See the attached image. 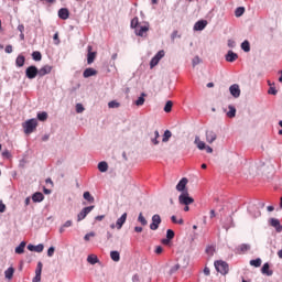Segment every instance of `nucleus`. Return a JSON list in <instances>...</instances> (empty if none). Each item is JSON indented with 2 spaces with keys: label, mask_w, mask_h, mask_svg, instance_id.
Instances as JSON below:
<instances>
[{
  "label": "nucleus",
  "mask_w": 282,
  "mask_h": 282,
  "mask_svg": "<svg viewBox=\"0 0 282 282\" xmlns=\"http://www.w3.org/2000/svg\"><path fill=\"white\" fill-rule=\"evenodd\" d=\"M165 54L164 50L159 51L150 61V69H153V67L162 61V57L165 56Z\"/></svg>",
  "instance_id": "nucleus-4"
},
{
  "label": "nucleus",
  "mask_w": 282,
  "mask_h": 282,
  "mask_svg": "<svg viewBox=\"0 0 282 282\" xmlns=\"http://www.w3.org/2000/svg\"><path fill=\"white\" fill-rule=\"evenodd\" d=\"M87 50H88L87 64L91 65V63L96 61V52H91L93 47L90 45L87 47Z\"/></svg>",
  "instance_id": "nucleus-18"
},
{
  "label": "nucleus",
  "mask_w": 282,
  "mask_h": 282,
  "mask_svg": "<svg viewBox=\"0 0 282 282\" xmlns=\"http://www.w3.org/2000/svg\"><path fill=\"white\" fill-rule=\"evenodd\" d=\"M241 50L245 52H250V42L248 40H245L241 45H240Z\"/></svg>",
  "instance_id": "nucleus-36"
},
{
  "label": "nucleus",
  "mask_w": 282,
  "mask_h": 282,
  "mask_svg": "<svg viewBox=\"0 0 282 282\" xmlns=\"http://www.w3.org/2000/svg\"><path fill=\"white\" fill-rule=\"evenodd\" d=\"M98 170L100 173H107V171H109V164H107L105 161H101L98 163Z\"/></svg>",
  "instance_id": "nucleus-26"
},
{
  "label": "nucleus",
  "mask_w": 282,
  "mask_h": 282,
  "mask_svg": "<svg viewBox=\"0 0 282 282\" xmlns=\"http://www.w3.org/2000/svg\"><path fill=\"white\" fill-rule=\"evenodd\" d=\"M138 221L141 223V226H147V224H149V221H147V218H144V215H142V213L139 214Z\"/></svg>",
  "instance_id": "nucleus-45"
},
{
  "label": "nucleus",
  "mask_w": 282,
  "mask_h": 282,
  "mask_svg": "<svg viewBox=\"0 0 282 282\" xmlns=\"http://www.w3.org/2000/svg\"><path fill=\"white\" fill-rule=\"evenodd\" d=\"M96 74H98V72L95 68H86L83 73L84 78H91V76H96Z\"/></svg>",
  "instance_id": "nucleus-22"
},
{
  "label": "nucleus",
  "mask_w": 282,
  "mask_h": 282,
  "mask_svg": "<svg viewBox=\"0 0 282 282\" xmlns=\"http://www.w3.org/2000/svg\"><path fill=\"white\" fill-rule=\"evenodd\" d=\"M32 58H33V61L39 62V61H41V59L43 58V55H41V52L34 51V52L32 53Z\"/></svg>",
  "instance_id": "nucleus-41"
},
{
  "label": "nucleus",
  "mask_w": 282,
  "mask_h": 282,
  "mask_svg": "<svg viewBox=\"0 0 282 282\" xmlns=\"http://www.w3.org/2000/svg\"><path fill=\"white\" fill-rule=\"evenodd\" d=\"M53 41H55V45H59L61 44V40H58V33H55L53 35Z\"/></svg>",
  "instance_id": "nucleus-57"
},
{
  "label": "nucleus",
  "mask_w": 282,
  "mask_h": 282,
  "mask_svg": "<svg viewBox=\"0 0 282 282\" xmlns=\"http://www.w3.org/2000/svg\"><path fill=\"white\" fill-rule=\"evenodd\" d=\"M22 127L24 129V133L30 135V133H34V131H36V127H39V120L34 118L29 119L22 124Z\"/></svg>",
  "instance_id": "nucleus-1"
},
{
  "label": "nucleus",
  "mask_w": 282,
  "mask_h": 282,
  "mask_svg": "<svg viewBox=\"0 0 282 282\" xmlns=\"http://www.w3.org/2000/svg\"><path fill=\"white\" fill-rule=\"evenodd\" d=\"M214 265L216 268V271L223 274V276H226L228 272H230V267L228 265V262L223 260H217L214 262Z\"/></svg>",
  "instance_id": "nucleus-2"
},
{
  "label": "nucleus",
  "mask_w": 282,
  "mask_h": 282,
  "mask_svg": "<svg viewBox=\"0 0 282 282\" xmlns=\"http://www.w3.org/2000/svg\"><path fill=\"white\" fill-rule=\"evenodd\" d=\"M32 199L34 203L41 204L45 199V196L41 192H36L32 195Z\"/></svg>",
  "instance_id": "nucleus-23"
},
{
  "label": "nucleus",
  "mask_w": 282,
  "mask_h": 282,
  "mask_svg": "<svg viewBox=\"0 0 282 282\" xmlns=\"http://www.w3.org/2000/svg\"><path fill=\"white\" fill-rule=\"evenodd\" d=\"M229 91L234 98H239L241 96V89L238 84H234L229 87Z\"/></svg>",
  "instance_id": "nucleus-12"
},
{
  "label": "nucleus",
  "mask_w": 282,
  "mask_h": 282,
  "mask_svg": "<svg viewBox=\"0 0 282 282\" xmlns=\"http://www.w3.org/2000/svg\"><path fill=\"white\" fill-rule=\"evenodd\" d=\"M84 199H86V202H88L89 204H94L95 198L94 196H91V194L89 192H85L83 195Z\"/></svg>",
  "instance_id": "nucleus-35"
},
{
  "label": "nucleus",
  "mask_w": 282,
  "mask_h": 282,
  "mask_svg": "<svg viewBox=\"0 0 282 282\" xmlns=\"http://www.w3.org/2000/svg\"><path fill=\"white\" fill-rule=\"evenodd\" d=\"M94 208H96V206H94V205L84 207L77 215V221H83V219H85L89 215V213H91V210H94Z\"/></svg>",
  "instance_id": "nucleus-6"
},
{
  "label": "nucleus",
  "mask_w": 282,
  "mask_h": 282,
  "mask_svg": "<svg viewBox=\"0 0 282 282\" xmlns=\"http://www.w3.org/2000/svg\"><path fill=\"white\" fill-rule=\"evenodd\" d=\"M206 25H208V21H206V20L197 21V22L194 24V31H195V32H202V30H205V29H206Z\"/></svg>",
  "instance_id": "nucleus-13"
},
{
  "label": "nucleus",
  "mask_w": 282,
  "mask_h": 282,
  "mask_svg": "<svg viewBox=\"0 0 282 282\" xmlns=\"http://www.w3.org/2000/svg\"><path fill=\"white\" fill-rule=\"evenodd\" d=\"M246 12V8L243 7H238L235 11V17L239 18V17H243V13Z\"/></svg>",
  "instance_id": "nucleus-39"
},
{
  "label": "nucleus",
  "mask_w": 282,
  "mask_h": 282,
  "mask_svg": "<svg viewBox=\"0 0 282 282\" xmlns=\"http://www.w3.org/2000/svg\"><path fill=\"white\" fill-rule=\"evenodd\" d=\"M175 238V231L173 229H167L166 230V239H174Z\"/></svg>",
  "instance_id": "nucleus-47"
},
{
  "label": "nucleus",
  "mask_w": 282,
  "mask_h": 282,
  "mask_svg": "<svg viewBox=\"0 0 282 282\" xmlns=\"http://www.w3.org/2000/svg\"><path fill=\"white\" fill-rule=\"evenodd\" d=\"M26 248L28 250H30V252H43L45 246H43V243H40L37 246L30 243Z\"/></svg>",
  "instance_id": "nucleus-16"
},
{
  "label": "nucleus",
  "mask_w": 282,
  "mask_h": 282,
  "mask_svg": "<svg viewBox=\"0 0 282 282\" xmlns=\"http://www.w3.org/2000/svg\"><path fill=\"white\" fill-rule=\"evenodd\" d=\"M227 45L234 50V47H237V42H235V40H228Z\"/></svg>",
  "instance_id": "nucleus-54"
},
{
  "label": "nucleus",
  "mask_w": 282,
  "mask_h": 282,
  "mask_svg": "<svg viewBox=\"0 0 282 282\" xmlns=\"http://www.w3.org/2000/svg\"><path fill=\"white\" fill-rule=\"evenodd\" d=\"M172 135H173V133L171 132V130H165L163 133L162 142H164V143L169 142V140H171Z\"/></svg>",
  "instance_id": "nucleus-33"
},
{
  "label": "nucleus",
  "mask_w": 282,
  "mask_h": 282,
  "mask_svg": "<svg viewBox=\"0 0 282 282\" xmlns=\"http://www.w3.org/2000/svg\"><path fill=\"white\" fill-rule=\"evenodd\" d=\"M87 261L90 263V265H96V263H100V260L98 259V256H96V254H89L87 257Z\"/></svg>",
  "instance_id": "nucleus-24"
},
{
  "label": "nucleus",
  "mask_w": 282,
  "mask_h": 282,
  "mask_svg": "<svg viewBox=\"0 0 282 282\" xmlns=\"http://www.w3.org/2000/svg\"><path fill=\"white\" fill-rule=\"evenodd\" d=\"M2 158H6V160H10L12 158V154L10 153L9 150H4L2 152Z\"/></svg>",
  "instance_id": "nucleus-53"
},
{
  "label": "nucleus",
  "mask_w": 282,
  "mask_h": 282,
  "mask_svg": "<svg viewBox=\"0 0 282 282\" xmlns=\"http://www.w3.org/2000/svg\"><path fill=\"white\" fill-rule=\"evenodd\" d=\"M83 111H85V107L83 106V104H77L76 105V112L77 113H83Z\"/></svg>",
  "instance_id": "nucleus-52"
},
{
  "label": "nucleus",
  "mask_w": 282,
  "mask_h": 282,
  "mask_svg": "<svg viewBox=\"0 0 282 282\" xmlns=\"http://www.w3.org/2000/svg\"><path fill=\"white\" fill-rule=\"evenodd\" d=\"M268 94H271V96H276L278 90H276V88H274V87H270Z\"/></svg>",
  "instance_id": "nucleus-56"
},
{
  "label": "nucleus",
  "mask_w": 282,
  "mask_h": 282,
  "mask_svg": "<svg viewBox=\"0 0 282 282\" xmlns=\"http://www.w3.org/2000/svg\"><path fill=\"white\" fill-rule=\"evenodd\" d=\"M270 226L276 230L281 226V220L279 218H271Z\"/></svg>",
  "instance_id": "nucleus-32"
},
{
  "label": "nucleus",
  "mask_w": 282,
  "mask_h": 282,
  "mask_svg": "<svg viewBox=\"0 0 282 282\" xmlns=\"http://www.w3.org/2000/svg\"><path fill=\"white\" fill-rule=\"evenodd\" d=\"M248 213L252 215L254 219L261 215V210H259V207L256 203H250L248 206Z\"/></svg>",
  "instance_id": "nucleus-7"
},
{
  "label": "nucleus",
  "mask_w": 282,
  "mask_h": 282,
  "mask_svg": "<svg viewBox=\"0 0 282 282\" xmlns=\"http://www.w3.org/2000/svg\"><path fill=\"white\" fill-rule=\"evenodd\" d=\"M102 219H105V215H99L95 217L96 221H102Z\"/></svg>",
  "instance_id": "nucleus-63"
},
{
  "label": "nucleus",
  "mask_w": 282,
  "mask_h": 282,
  "mask_svg": "<svg viewBox=\"0 0 282 282\" xmlns=\"http://www.w3.org/2000/svg\"><path fill=\"white\" fill-rule=\"evenodd\" d=\"M91 237H96V232L90 231V232L86 234V235L84 236V240H85V241H89V239H91Z\"/></svg>",
  "instance_id": "nucleus-50"
},
{
  "label": "nucleus",
  "mask_w": 282,
  "mask_h": 282,
  "mask_svg": "<svg viewBox=\"0 0 282 282\" xmlns=\"http://www.w3.org/2000/svg\"><path fill=\"white\" fill-rule=\"evenodd\" d=\"M171 219H172L173 224H180V226H182L184 224V219H182V218L177 219L176 216H172Z\"/></svg>",
  "instance_id": "nucleus-49"
},
{
  "label": "nucleus",
  "mask_w": 282,
  "mask_h": 282,
  "mask_svg": "<svg viewBox=\"0 0 282 282\" xmlns=\"http://www.w3.org/2000/svg\"><path fill=\"white\" fill-rule=\"evenodd\" d=\"M160 224H162V218L160 215L155 214L152 216V224L150 225L151 230H158L160 228Z\"/></svg>",
  "instance_id": "nucleus-8"
},
{
  "label": "nucleus",
  "mask_w": 282,
  "mask_h": 282,
  "mask_svg": "<svg viewBox=\"0 0 282 282\" xmlns=\"http://www.w3.org/2000/svg\"><path fill=\"white\" fill-rule=\"evenodd\" d=\"M57 14L62 21H67V19H69V10L67 8L59 9Z\"/></svg>",
  "instance_id": "nucleus-17"
},
{
  "label": "nucleus",
  "mask_w": 282,
  "mask_h": 282,
  "mask_svg": "<svg viewBox=\"0 0 282 282\" xmlns=\"http://www.w3.org/2000/svg\"><path fill=\"white\" fill-rule=\"evenodd\" d=\"M194 144L199 151H204L206 149V142L202 141V139H199V135L195 137Z\"/></svg>",
  "instance_id": "nucleus-20"
},
{
  "label": "nucleus",
  "mask_w": 282,
  "mask_h": 282,
  "mask_svg": "<svg viewBox=\"0 0 282 282\" xmlns=\"http://www.w3.org/2000/svg\"><path fill=\"white\" fill-rule=\"evenodd\" d=\"M163 250L164 249L162 248V246H158L155 249V254H162Z\"/></svg>",
  "instance_id": "nucleus-60"
},
{
  "label": "nucleus",
  "mask_w": 282,
  "mask_h": 282,
  "mask_svg": "<svg viewBox=\"0 0 282 282\" xmlns=\"http://www.w3.org/2000/svg\"><path fill=\"white\" fill-rule=\"evenodd\" d=\"M228 109H229V111L227 112V117L235 118V116H237V108H235V106H232V105H229Z\"/></svg>",
  "instance_id": "nucleus-31"
},
{
  "label": "nucleus",
  "mask_w": 282,
  "mask_h": 282,
  "mask_svg": "<svg viewBox=\"0 0 282 282\" xmlns=\"http://www.w3.org/2000/svg\"><path fill=\"white\" fill-rule=\"evenodd\" d=\"M261 272L265 274L267 276H272L274 274V271L270 270V263L265 262L262 265Z\"/></svg>",
  "instance_id": "nucleus-21"
},
{
  "label": "nucleus",
  "mask_w": 282,
  "mask_h": 282,
  "mask_svg": "<svg viewBox=\"0 0 282 282\" xmlns=\"http://www.w3.org/2000/svg\"><path fill=\"white\" fill-rule=\"evenodd\" d=\"M250 265H253V268H261V258H257L254 260H250Z\"/></svg>",
  "instance_id": "nucleus-40"
},
{
  "label": "nucleus",
  "mask_w": 282,
  "mask_h": 282,
  "mask_svg": "<svg viewBox=\"0 0 282 282\" xmlns=\"http://www.w3.org/2000/svg\"><path fill=\"white\" fill-rule=\"evenodd\" d=\"M108 107H109V109H118V107H120V102H118L116 100H111L108 102Z\"/></svg>",
  "instance_id": "nucleus-46"
},
{
  "label": "nucleus",
  "mask_w": 282,
  "mask_h": 282,
  "mask_svg": "<svg viewBox=\"0 0 282 282\" xmlns=\"http://www.w3.org/2000/svg\"><path fill=\"white\" fill-rule=\"evenodd\" d=\"M18 30H19L20 34L23 33V32H25V25L19 24V25H18Z\"/></svg>",
  "instance_id": "nucleus-61"
},
{
  "label": "nucleus",
  "mask_w": 282,
  "mask_h": 282,
  "mask_svg": "<svg viewBox=\"0 0 282 282\" xmlns=\"http://www.w3.org/2000/svg\"><path fill=\"white\" fill-rule=\"evenodd\" d=\"M254 204L258 207V210H259V208H265V203H263V202H257Z\"/></svg>",
  "instance_id": "nucleus-58"
},
{
  "label": "nucleus",
  "mask_w": 282,
  "mask_h": 282,
  "mask_svg": "<svg viewBox=\"0 0 282 282\" xmlns=\"http://www.w3.org/2000/svg\"><path fill=\"white\" fill-rule=\"evenodd\" d=\"M4 52L7 54H12V45H7L6 48H4Z\"/></svg>",
  "instance_id": "nucleus-59"
},
{
  "label": "nucleus",
  "mask_w": 282,
  "mask_h": 282,
  "mask_svg": "<svg viewBox=\"0 0 282 282\" xmlns=\"http://www.w3.org/2000/svg\"><path fill=\"white\" fill-rule=\"evenodd\" d=\"M194 202L195 199L191 197L188 191L181 193V195L178 196V203L181 204V206H191V204H193Z\"/></svg>",
  "instance_id": "nucleus-3"
},
{
  "label": "nucleus",
  "mask_w": 282,
  "mask_h": 282,
  "mask_svg": "<svg viewBox=\"0 0 282 282\" xmlns=\"http://www.w3.org/2000/svg\"><path fill=\"white\" fill-rule=\"evenodd\" d=\"M25 76L26 78H29L30 80H34V78H36V76H39V68L34 65L29 66L25 69Z\"/></svg>",
  "instance_id": "nucleus-5"
},
{
  "label": "nucleus",
  "mask_w": 282,
  "mask_h": 282,
  "mask_svg": "<svg viewBox=\"0 0 282 282\" xmlns=\"http://www.w3.org/2000/svg\"><path fill=\"white\" fill-rule=\"evenodd\" d=\"M186 184H188V178L183 177L176 185V191L178 193H186Z\"/></svg>",
  "instance_id": "nucleus-10"
},
{
  "label": "nucleus",
  "mask_w": 282,
  "mask_h": 282,
  "mask_svg": "<svg viewBox=\"0 0 282 282\" xmlns=\"http://www.w3.org/2000/svg\"><path fill=\"white\" fill-rule=\"evenodd\" d=\"M52 73V66L51 65H44L39 69V76H47V74Z\"/></svg>",
  "instance_id": "nucleus-19"
},
{
  "label": "nucleus",
  "mask_w": 282,
  "mask_h": 282,
  "mask_svg": "<svg viewBox=\"0 0 282 282\" xmlns=\"http://www.w3.org/2000/svg\"><path fill=\"white\" fill-rule=\"evenodd\" d=\"M127 223V213H123L120 218L117 219L116 228L117 230H121L122 226Z\"/></svg>",
  "instance_id": "nucleus-15"
},
{
  "label": "nucleus",
  "mask_w": 282,
  "mask_h": 282,
  "mask_svg": "<svg viewBox=\"0 0 282 282\" xmlns=\"http://www.w3.org/2000/svg\"><path fill=\"white\" fill-rule=\"evenodd\" d=\"M177 270H180V264H175L170 269L169 274L173 275L175 274V272H177Z\"/></svg>",
  "instance_id": "nucleus-51"
},
{
  "label": "nucleus",
  "mask_w": 282,
  "mask_h": 282,
  "mask_svg": "<svg viewBox=\"0 0 282 282\" xmlns=\"http://www.w3.org/2000/svg\"><path fill=\"white\" fill-rule=\"evenodd\" d=\"M144 96H147V94L142 93L141 96L135 100V105L137 107H142V105H144Z\"/></svg>",
  "instance_id": "nucleus-37"
},
{
  "label": "nucleus",
  "mask_w": 282,
  "mask_h": 282,
  "mask_svg": "<svg viewBox=\"0 0 282 282\" xmlns=\"http://www.w3.org/2000/svg\"><path fill=\"white\" fill-rule=\"evenodd\" d=\"M32 282H41V275H36L33 278Z\"/></svg>",
  "instance_id": "nucleus-64"
},
{
  "label": "nucleus",
  "mask_w": 282,
  "mask_h": 282,
  "mask_svg": "<svg viewBox=\"0 0 282 282\" xmlns=\"http://www.w3.org/2000/svg\"><path fill=\"white\" fill-rule=\"evenodd\" d=\"M4 276H6V279H8L10 281L14 276V268L13 267H9L4 271Z\"/></svg>",
  "instance_id": "nucleus-28"
},
{
  "label": "nucleus",
  "mask_w": 282,
  "mask_h": 282,
  "mask_svg": "<svg viewBox=\"0 0 282 282\" xmlns=\"http://www.w3.org/2000/svg\"><path fill=\"white\" fill-rule=\"evenodd\" d=\"M74 226V221L67 220L59 227V235H63L65 232V228H72Z\"/></svg>",
  "instance_id": "nucleus-25"
},
{
  "label": "nucleus",
  "mask_w": 282,
  "mask_h": 282,
  "mask_svg": "<svg viewBox=\"0 0 282 282\" xmlns=\"http://www.w3.org/2000/svg\"><path fill=\"white\" fill-rule=\"evenodd\" d=\"M248 250H250V245L248 243H242L237 249L238 254H243L245 252H248Z\"/></svg>",
  "instance_id": "nucleus-27"
},
{
  "label": "nucleus",
  "mask_w": 282,
  "mask_h": 282,
  "mask_svg": "<svg viewBox=\"0 0 282 282\" xmlns=\"http://www.w3.org/2000/svg\"><path fill=\"white\" fill-rule=\"evenodd\" d=\"M37 120H40V122H45V120H47V112H45V111L39 112Z\"/></svg>",
  "instance_id": "nucleus-42"
},
{
  "label": "nucleus",
  "mask_w": 282,
  "mask_h": 282,
  "mask_svg": "<svg viewBox=\"0 0 282 282\" xmlns=\"http://www.w3.org/2000/svg\"><path fill=\"white\" fill-rule=\"evenodd\" d=\"M204 275L205 276H210V269L208 267H205L204 269Z\"/></svg>",
  "instance_id": "nucleus-62"
},
{
  "label": "nucleus",
  "mask_w": 282,
  "mask_h": 282,
  "mask_svg": "<svg viewBox=\"0 0 282 282\" xmlns=\"http://www.w3.org/2000/svg\"><path fill=\"white\" fill-rule=\"evenodd\" d=\"M17 67H23L25 65V56L19 55L15 59Z\"/></svg>",
  "instance_id": "nucleus-29"
},
{
  "label": "nucleus",
  "mask_w": 282,
  "mask_h": 282,
  "mask_svg": "<svg viewBox=\"0 0 282 282\" xmlns=\"http://www.w3.org/2000/svg\"><path fill=\"white\" fill-rule=\"evenodd\" d=\"M237 58H239V55L232 51H228L225 55V59L227 61V63H235Z\"/></svg>",
  "instance_id": "nucleus-14"
},
{
  "label": "nucleus",
  "mask_w": 282,
  "mask_h": 282,
  "mask_svg": "<svg viewBox=\"0 0 282 282\" xmlns=\"http://www.w3.org/2000/svg\"><path fill=\"white\" fill-rule=\"evenodd\" d=\"M147 32H149V22L145 23L143 26H139V29L134 30L137 36H145Z\"/></svg>",
  "instance_id": "nucleus-11"
},
{
  "label": "nucleus",
  "mask_w": 282,
  "mask_h": 282,
  "mask_svg": "<svg viewBox=\"0 0 282 282\" xmlns=\"http://www.w3.org/2000/svg\"><path fill=\"white\" fill-rule=\"evenodd\" d=\"M43 273V262H37L36 269H35V275H40Z\"/></svg>",
  "instance_id": "nucleus-43"
},
{
  "label": "nucleus",
  "mask_w": 282,
  "mask_h": 282,
  "mask_svg": "<svg viewBox=\"0 0 282 282\" xmlns=\"http://www.w3.org/2000/svg\"><path fill=\"white\" fill-rule=\"evenodd\" d=\"M139 23H140L139 19L138 18H133L131 20L130 28H132V30H138Z\"/></svg>",
  "instance_id": "nucleus-44"
},
{
  "label": "nucleus",
  "mask_w": 282,
  "mask_h": 282,
  "mask_svg": "<svg viewBox=\"0 0 282 282\" xmlns=\"http://www.w3.org/2000/svg\"><path fill=\"white\" fill-rule=\"evenodd\" d=\"M25 241H22L17 248H15V254H23L25 252Z\"/></svg>",
  "instance_id": "nucleus-30"
},
{
  "label": "nucleus",
  "mask_w": 282,
  "mask_h": 282,
  "mask_svg": "<svg viewBox=\"0 0 282 282\" xmlns=\"http://www.w3.org/2000/svg\"><path fill=\"white\" fill-rule=\"evenodd\" d=\"M55 248L54 247H50L47 250V257H54V252H55Z\"/></svg>",
  "instance_id": "nucleus-55"
},
{
  "label": "nucleus",
  "mask_w": 282,
  "mask_h": 282,
  "mask_svg": "<svg viewBox=\"0 0 282 282\" xmlns=\"http://www.w3.org/2000/svg\"><path fill=\"white\" fill-rule=\"evenodd\" d=\"M172 110H173V101L169 100L164 106V111L165 113H171Z\"/></svg>",
  "instance_id": "nucleus-38"
},
{
  "label": "nucleus",
  "mask_w": 282,
  "mask_h": 282,
  "mask_svg": "<svg viewBox=\"0 0 282 282\" xmlns=\"http://www.w3.org/2000/svg\"><path fill=\"white\" fill-rule=\"evenodd\" d=\"M205 138H206V142L208 144H213V142H215V140H217V133L213 130H207L205 132Z\"/></svg>",
  "instance_id": "nucleus-9"
},
{
  "label": "nucleus",
  "mask_w": 282,
  "mask_h": 282,
  "mask_svg": "<svg viewBox=\"0 0 282 282\" xmlns=\"http://www.w3.org/2000/svg\"><path fill=\"white\" fill-rule=\"evenodd\" d=\"M199 63H202V59L199 58V56H195V57L192 59V65H193V67H197V65H199Z\"/></svg>",
  "instance_id": "nucleus-48"
},
{
  "label": "nucleus",
  "mask_w": 282,
  "mask_h": 282,
  "mask_svg": "<svg viewBox=\"0 0 282 282\" xmlns=\"http://www.w3.org/2000/svg\"><path fill=\"white\" fill-rule=\"evenodd\" d=\"M110 259H112L116 263H118V261H120V252L110 251Z\"/></svg>",
  "instance_id": "nucleus-34"
}]
</instances>
